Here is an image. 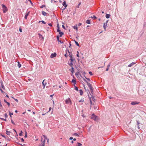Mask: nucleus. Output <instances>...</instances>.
Wrapping results in <instances>:
<instances>
[{"instance_id": "38", "label": "nucleus", "mask_w": 146, "mask_h": 146, "mask_svg": "<svg viewBox=\"0 0 146 146\" xmlns=\"http://www.w3.org/2000/svg\"><path fill=\"white\" fill-rule=\"evenodd\" d=\"M43 136L44 137V139H45V140H46V139H47V137L45 135H43Z\"/></svg>"}, {"instance_id": "44", "label": "nucleus", "mask_w": 146, "mask_h": 146, "mask_svg": "<svg viewBox=\"0 0 146 146\" xmlns=\"http://www.w3.org/2000/svg\"><path fill=\"white\" fill-rule=\"evenodd\" d=\"M89 74L90 75H93V74L92 73V72H89Z\"/></svg>"}, {"instance_id": "1", "label": "nucleus", "mask_w": 146, "mask_h": 146, "mask_svg": "<svg viewBox=\"0 0 146 146\" xmlns=\"http://www.w3.org/2000/svg\"><path fill=\"white\" fill-rule=\"evenodd\" d=\"M3 12L4 13H5L8 10L7 9L6 6L3 4H2L1 5Z\"/></svg>"}, {"instance_id": "11", "label": "nucleus", "mask_w": 146, "mask_h": 146, "mask_svg": "<svg viewBox=\"0 0 146 146\" xmlns=\"http://www.w3.org/2000/svg\"><path fill=\"white\" fill-rule=\"evenodd\" d=\"M59 38L58 36H57V39L58 42H60L61 43H63V42H62L59 39Z\"/></svg>"}, {"instance_id": "19", "label": "nucleus", "mask_w": 146, "mask_h": 146, "mask_svg": "<svg viewBox=\"0 0 146 146\" xmlns=\"http://www.w3.org/2000/svg\"><path fill=\"white\" fill-rule=\"evenodd\" d=\"M110 14H106V17L108 19L110 18Z\"/></svg>"}, {"instance_id": "28", "label": "nucleus", "mask_w": 146, "mask_h": 146, "mask_svg": "<svg viewBox=\"0 0 146 146\" xmlns=\"http://www.w3.org/2000/svg\"><path fill=\"white\" fill-rule=\"evenodd\" d=\"M86 23L88 24H90V20H87L86 22Z\"/></svg>"}, {"instance_id": "49", "label": "nucleus", "mask_w": 146, "mask_h": 146, "mask_svg": "<svg viewBox=\"0 0 146 146\" xmlns=\"http://www.w3.org/2000/svg\"><path fill=\"white\" fill-rule=\"evenodd\" d=\"M28 0V1H29V2H30V3H31V4H33V3H32V1H31V0Z\"/></svg>"}, {"instance_id": "63", "label": "nucleus", "mask_w": 146, "mask_h": 146, "mask_svg": "<svg viewBox=\"0 0 146 146\" xmlns=\"http://www.w3.org/2000/svg\"><path fill=\"white\" fill-rule=\"evenodd\" d=\"M4 102L6 103H7V102L5 100H4Z\"/></svg>"}, {"instance_id": "54", "label": "nucleus", "mask_w": 146, "mask_h": 146, "mask_svg": "<svg viewBox=\"0 0 146 146\" xmlns=\"http://www.w3.org/2000/svg\"><path fill=\"white\" fill-rule=\"evenodd\" d=\"M62 28L64 29H65V27L64 26V25H62Z\"/></svg>"}, {"instance_id": "58", "label": "nucleus", "mask_w": 146, "mask_h": 146, "mask_svg": "<svg viewBox=\"0 0 146 146\" xmlns=\"http://www.w3.org/2000/svg\"><path fill=\"white\" fill-rule=\"evenodd\" d=\"M47 139V142L48 143L49 141V139Z\"/></svg>"}, {"instance_id": "24", "label": "nucleus", "mask_w": 146, "mask_h": 146, "mask_svg": "<svg viewBox=\"0 0 146 146\" xmlns=\"http://www.w3.org/2000/svg\"><path fill=\"white\" fill-rule=\"evenodd\" d=\"M72 82L74 83V84H76V81L74 79H72Z\"/></svg>"}, {"instance_id": "3", "label": "nucleus", "mask_w": 146, "mask_h": 146, "mask_svg": "<svg viewBox=\"0 0 146 146\" xmlns=\"http://www.w3.org/2000/svg\"><path fill=\"white\" fill-rule=\"evenodd\" d=\"M66 103V104H69L70 105L72 104V103L70 98H68L66 99L65 101Z\"/></svg>"}, {"instance_id": "17", "label": "nucleus", "mask_w": 146, "mask_h": 146, "mask_svg": "<svg viewBox=\"0 0 146 146\" xmlns=\"http://www.w3.org/2000/svg\"><path fill=\"white\" fill-rule=\"evenodd\" d=\"M79 91L80 95H82L83 93V91L82 90H80Z\"/></svg>"}, {"instance_id": "2", "label": "nucleus", "mask_w": 146, "mask_h": 146, "mask_svg": "<svg viewBox=\"0 0 146 146\" xmlns=\"http://www.w3.org/2000/svg\"><path fill=\"white\" fill-rule=\"evenodd\" d=\"M83 79L87 83V85L90 88V89L91 90V91H92V85L90 83L88 82L84 78Z\"/></svg>"}, {"instance_id": "31", "label": "nucleus", "mask_w": 146, "mask_h": 146, "mask_svg": "<svg viewBox=\"0 0 146 146\" xmlns=\"http://www.w3.org/2000/svg\"><path fill=\"white\" fill-rule=\"evenodd\" d=\"M77 145V146H81L82 145V144L80 143H78Z\"/></svg>"}, {"instance_id": "8", "label": "nucleus", "mask_w": 146, "mask_h": 146, "mask_svg": "<svg viewBox=\"0 0 146 146\" xmlns=\"http://www.w3.org/2000/svg\"><path fill=\"white\" fill-rule=\"evenodd\" d=\"M138 104L139 103L137 102H132L131 103V104L132 105H135Z\"/></svg>"}, {"instance_id": "32", "label": "nucleus", "mask_w": 146, "mask_h": 146, "mask_svg": "<svg viewBox=\"0 0 146 146\" xmlns=\"http://www.w3.org/2000/svg\"><path fill=\"white\" fill-rule=\"evenodd\" d=\"M42 22V23L44 24H46V23L43 21H39V22Z\"/></svg>"}, {"instance_id": "48", "label": "nucleus", "mask_w": 146, "mask_h": 146, "mask_svg": "<svg viewBox=\"0 0 146 146\" xmlns=\"http://www.w3.org/2000/svg\"><path fill=\"white\" fill-rule=\"evenodd\" d=\"M85 78L86 79H87L88 80V81H90V79L89 78H86V77H85Z\"/></svg>"}, {"instance_id": "5", "label": "nucleus", "mask_w": 146, "mask_h": 146, "mask_svg": "<svg viewBox=\"0 0 146 146\" xmlns=\"http://www.w3.org/2000/svg\"><path fill=\"white\" fill-rule=\"evenodd\" d=\"M70 60H71V62H73L75 60V59L72 56V54L71 53V55H70Z\"/></svg>"}, {"instance_id": "10", "label": "nucleus", "mask_w": 146, "mask_h": 146, "mask_svg": "<svg viewBox=\"0 0 146 146\" xmlns=\"http://www.w3.org/2000/svg\"><path fill=\"white\" fill-rule=\"evenodd\" d=\"M44 81H45V80H44L42 82V85L44 86L43 88H44V87L46 86V82L45 83H44Z\"/></svg>"}, {"instance_id": "40", "label": "nucleus", "mask_w": 146, "mask_h": 146, "mask_svg": "<svg viewBox=\"0 0 146 146\" xmlns=\"http://www.w3.org/2000/svg\"><path fill=\"white\" fill-rule=\"evenodd\" d=\"M77 55H76V56H77L78 57H79V52L78 51H77Z\"/></svg>"}, {"instance_id": "43", "label": "nucleus", "mask_w": 146, "mask_h": 146, "mask_svg": "<svg viewBox=\"0 0 146 146\" xmlns=\"http://www.w3.org/2000/svg\"><path fill=\"white\" fill-rule=\"evenodd\" d=\"M11 123L14 125H15V123L13 121L12 119H11Z\"/></svg>"}, {"instance_id": "62", "label": "nucleus", "mask_w": 146, "mask_h": 146, "mask_svg": "<svg viewBox=\"0 0 146 146\" xmlns=\"http://www.w3.org/2000/svg\"><path fill=\"white\" fill-rule=\"evenodd\" d=\"M0 90L2 92H3V90H2V89H1V88H0Z\"/></svg>"}, {"instance_id": "22", "label": "nucleus", "mask_w": 146, "mask_h": 146, "mask_svg": "<svg viewBox=\"0 0 146 146\" xmlns=\"http://www.w3.org/2000/svg\"><path fill=\"white\" fill-rule=\"evenodd\" d=\"M42 14L43 15L45 16L46 15L47 13L43 11L42 12Z\"/></svg>"}, {"instance_id": "37", "label": "nucleus", "mask_w": 146, "mask_h": 146, "mask_svg": "<svg viewBox=\"0 0 146 146\" xmlns=\"http://www.w3.org/2000/svg\"><path fill=\"white\" fill-rule=\"evenodd\" d=\"M27 137V132L26 131H25V137L26 138Z\"/></svg>"}, {"instance_id": "18", "label": "nucleus", "mask_w": 146, "mask_h": 146, "mask_svg": "<svg viewBox=\"0 0 146 146\" xmlns=\"http://www.w3.org/2000/svg\"><path fill=\"white\" fill-rule=\"evenodd\" d=\"M38 35L39 36V37L40 38H42V39H44V37H43L40 34H38Z\"/></svg>"}, {"instance_id": "29", "label": "nucleus", "mask_w": 146, "mask_h": 146, "mask_svg": "<svg viewBox=\"0 0 146 146\" xmlns=\"http://www.w3.org/2000/svg\"><path fill=\"white\" fill-rule=\"evenodd\" d=\"M75 42L76 43V45L78 46H79V44H78V42L76 41L75 40Z\"/></svg>"}, {"instance_id": "36", "label": "nucleus", "mask_w": 146, "mask_h": 146, "mask_svg": "<svg viewBox=\"0 0 146 146\" xmlns=\"http://www.w3.org/2000/svg\"><path fill=\"white\" fill-rule=\"evenodd\" d=\"M137 125H138V128L139 129L140 128L139 126V125L140 124V123L138 121H137Z\"/></svg>"}, {"instance_id": "33", "label": "nucleus", "mask_w": 146, "mask_h": 146, "mask_svg": "<svg viewBox=\"0 0 146 146\" xmlns=\"http://www.w3.org/2000/svg\"><path fill=\"white\" fill-rule=\"evenodd\" d=\"M71 69H72V70L71 72L72 73H73L74 72V68L73 67H71Z\"/></svg>"}, {"instance_id": "35", "label": "nucleus", "mask_w": 146, "mask_h": 146, "mask_svg": "<svg viewBox=\"0 0 146 146\" xmlns=\"http://www.w3.org/2000/svg\"><path fill=\"white\" fill-rule=\"evenodd\" d=\"M22 133H23V132H22V131H21L19 134V135L20 136H21L22 135Z\"/></svg>"}, {"instance_id": "57", "label": "nucleus", "mask_w": 146, "mask_h": 146, "mask_svg": "<svg viewBox=\"0 0 146 146\" xmlns=\"http://www.w3.org/2000/svg\"><path fill=\"white\" fill-rule=\"evenodd\" d=\"M1 135L3 137H4L5 138H6L5 136H4V135Z\"/></svg>"}, {"instance_id": "14", "label": "nucleus", "mask_w": 146, "mask_h": 146, "mask_svg": "<svg viewBox=\"0 0 146 146\" xmlns=\"http://www.w3.org/2000/svg\"><path fill=\"white\" fill-rule=\"evenodd\" d=\"M73 27L74 29H76L77 31H78V27L77 25H76L75 26H73Z\"/></svg>"}, {"instance_id": "39", "label": "nucleus", "mask_w": 146, "mask_h": 146, "mask_svg": "<svg viewBox=\"0 0 146 146\" xmlns=\"http://www.w3.org/2000/svg\"><path fill=\"white\" fill-rule=\"evenodd\" d=\"M91 17L92 18H94V19H97V17L94 15L93 16V17Z\"/></svg>"}, {"instance_id": "56", "label": "nucleus", "mask_w": 146, "mask_h": 146, "mask_svg": "<svg viewBox=\"0 0 146 146\" xmlns=\"http://www.w3.org/2000/svg\"><path fill=\"white\" fill-rule=\"evenodd\" d=\"M67 53H66L65 54V55H64L66 57H67Z\"/></svg>"}, {"instance_id": "41", "label": "nucleus", "mask_w": 146, "mask_h": 146, "mask_svg": "<svg viewBox=\"0 0 146 146\" xmlns=\"http://www.w3.org/2000/svg\"><path fill=\"white\" fill-rule=\"evenodd\" d=\"M80 102H84V100L83 99H81V100L79 101Z\"/></svg>"}, {"instance_id": "12", "label": "nucleus", "mask_w": 146, "mask_h": 146, "mask_svg": "<svg viewBox=\"0 0 146 146\" xmlns=\"http://www.w3.org/2000/svg\"><path fill=\"white\" fill-rule=\"evenodd\" d=\"M63 5L64 6L65 8H66L67 6V5L66 4V2L65 1H64L63 3H62Z\"/></svg>"}, {"instance_id": "61", "label": "nucleus", "mask_w": 146, "mask_h": 146, "mask_svg": "<svg viewBox=\"0 0 146 146\" xmlns=\"http://www.w3.org/2000/svg\"><path fill=\"white\" fill-rule=\"evenodd\" d=\"M90 104L91 105L92 104V102L91 100L90 99Z\"/></svg>"}, {"instance_id": "26", "label": "nucleus", "mask_w": 146, "mask_h": 146, "mask_svg": "<svg viewBox=\"0 0 146 146\" xmlns=\"http://www.w3.org/2000/svg\"><path fill=\"white\" fill-rule=\"evenodd\" d=\"M57 31L58 32H59L60 31H61L60 30V29L59 27H58V28H57Z\"/></svg>"}, {"instance_id": "59", "label": "nucleus", "mask_w": 146, "mask_h": 146, "mask_svg": "<svg viewBox=\"0 0 146 146\" xmlns=\"http://www.w3.org/2000/svg\"><path fill=\"white\" fill-rule=\"evenodd\" d=\"M44 7H45V5H42L41 7V8H43Z\"/></svg>"}, {"instance_id": "51", "label": "nucleus", "mask_w": 146, "mask_h": 146, "mask_svg": "<svg viewBox=\"0 0 146 146\" xmlns=\"http://www.w3.org/2000/svg\"><path fill=\"white\" fill-rule=\"evenodd\" d=\"M81 25H82V23H79L78 24V25L79 26H81Z\"/></svg>"}, {"instance_id": "6", "label": "nucleus", "mask_w": 146, "mask_h": 146, "mask_svg": "<svg viewBox=\"0 0 146 146\" xmlns=\"http://www.w3.org/2000/svg\"><path fill=\"white\" fill-rule=\"evenodd\" d=\"M96 118H97L96 116L94 114H92L91 117V119H93L94 120H96Z\"/></svg>"}, {"instance_id": "60", "label": "nucleus", "mask_w": 146, "mask_h": 146, "mask_svg": "<svg viewBox=\"0 0 146 146\" xmlns=\"http://www.w3.org/2000/svg\"><path fill=\"white\" fill-rule=\"evenodd\" d=\"M68 52L69 53V56H70V55H71V53H72L71 52H70H70L69 51H68Z\"/></svg>"}, {"instance_id": "53", "label": "nucleus", "mask_w": 146, "mask_h": 146, "mask_svg": "<svg viewBox=\"0 0 146 146\" xmlns=\"http://www.w3.org/2000/svg\"><path fill=\"white\" fill-rule=\"evenodd\" d=\"M21 141H22V142H23L24 141V139H23V138H21Z\"/></svg>"}, {"instance_id": "47", "label": "nucleus", "mask_w": 146, "mask_h": 146, "mask_svg": "<svg viewBox=\"0 0 146 146\" xmlns=\"http://www.w3.org/2000/svg\"><path fill=\"white\" fill-rule=\"evenodd\" d=\"M19 30L20 32H22V29H21L20 28L19 29Z\"/></svg>"}, {"instance_id": "20", "label": "nucleus", "mask_w": 146, "mask_h": 146, "mask_svg": "<svg viewBox=\"0 0 146 146\" xmlns=\"http://www.w3.org/2000/svg\"><path fill=\"white\" fill-rule=\"evenodd\" d=\"M60 34V37H61L63 35L64 33L63 32L60 31L59 32Z\"/></svg>"}, {"instance_id": "50", "label": "nucleus", "mask_w": 146, "mask_h": 146, "mask_svg": "<svg viewBox=\"0 0 146 146\" xmlns=\"http://www.w3.org/2000/svg\"><path fill=\"white\" fill-rule=\"evenodd\" d=\"M48 25L50 26H51V27L52 26V25L51 23L48 24Z\"/></svg>"}, {"instance_id": "25", "label": "nucleus", "mask_w": 146, "mask_h": 146, "mask_svg": "<svg viewBox=\"0 0 146 146\" xmlns=\"http://www.w3.org/2000/svg\"><path fill=\"white\" fill-rule=\"evenodd\" d=\"M11 133V132L8 131H6V134L7 135H10V134Z\"/></svg>"}, {"instance_id": "45", "label": "nucleus", "mask_w": 146, "mask_h": 146, "mask_svg": "<svg viewBox=\"0 0 146 146\" xmlns=\"http://www.w3.org/2000/svg\"><path fill=\"white\" fill-rule=\"evenodd\" d=\"M5 117H7L8 116L7 115L6 113L5 114Z\"/></svg>"}, {"instance_id": "30", "label": "nucleus", "mask_w": 146, "mask_h": 146, "mask_svg": "<svg viewBox=\"0 0 146 146\" xmlns=\"http://www.w3.org/2000/svg\"><path fill=\"white\" fill-rule=\"evenodd\" d=\"M12 98H13L16 102H18V101L17 99H16L14 98L13 97H11Z\"/></svg>"}, {"instance_id": "21", "label": "nucleus", "mask_w": 146, "mask_h": 146, "mask_svg": "<svg viewBox=\"0 0 146 146\" xmlns=\"http://www.w3.org/2000/svg\"><path fill=\"white\" fill-rule=\"evenodd\" d=\"M17 63H18V65H17L19 67V68H20L21 66V64H20V62L19 61L17 62Z\"/></svg>"}, {"instance_id": "64", "label": "nucleus", "mask_w": 146, "mask_h": 146, "mask_svg": "<svg viewBox=\"0 0 146 146\" xmlns=\"http://www.w3.org/2000/svg\"><path fill=\"white\" fill-rule=\"evenodd\" d=\"M108 69H109V68H108L106 69V71H108Z\"/></svg>"}, {"instance_id": "42", "label": "nucleus", "mask_w": 146, "mask_h": 146, "mask_svg": "<svg viewBox=\"0 0 146 146\" xmlns=\"http://www.w3.org/2000/svg\"><path fill=\"white\" fill-rule=\"evenodd\" d=\"M74 135H75V136H79V135H78V134L77 133H75L74 134Z\"/></svg>"}, {"instance_id": "16", "label": "nucleus", "mask_w": 146, "mask_h": 146, "mask_svg": "<svg viewBox=\"0 0 146 146\" xmlns=\"http://www.w3.org/2000/svg\"><path fill=\"white\" fill-rule=\"evenodd\" d=\"M41 141L42 142V143H43V144L41 146H44V144H45V139H44V141H42V139Z\"/></svg>"}, {"instance_id": "46", "label": "nucleus", "mask_w": 146, "mask_h": 146, "mask_svg": "<svg viewBox=\"0 0 146 146\" xmlns=\"http://www.w3.org/2000/svg\"><path fill=\"white\" fill-rule=\"evenodd\" d=\"M7 104L8 105V107H9V106H10V104H9V103L7 102Z\"/></svg>"}, {"instance_id": "23", "label": "nucleus", "mask_w": 146, "mask_h": 146, "mask_svg": "<svg viewBox=\"0 0 146 146\" xmlns=\"http://www.w3.org/2000/svg\"><path fill=\"white\" fill-rule=\"evenodd\" d=\"M69 65L71 67H73V64L72 62H71L69 64Z\"/></svg>"}, {"instance_id": "27", "label": "nucleus", "mask_w": 146, "mask_h": 146, "mask_svg": "<svg viewBox=\"0 0 146 146\" xmlns=\"http://www.w3.org/2000/svg\"><path fill=\"white\" fill-rule=\"evenodd\" d=\"M74 89L75 90H76L77 91H78V88L76 86H74Z\"/></svg>"}, {"instance_id": "55", "label": "nucleus", "mask_w": 146, "mask_h": 146, "mask_svg": "<svg viewBox=\"0 0 146 146\" xmlns=\"http://www.w3.org/2000/svg\"><path fill=\"white\" fill-rule=\"evenodd\" d=\"M51 109H52L51 107H50L49 108V111H50L51 110Z\"/></svg>"}, {"instance_id": "7", "label": "nucleus", "mask_w": 146, "mask_h": 146, "mask_svg": "<svg viewBox=\"0 0 146 146\" xmlns=\"http://www.w3.org/2000/svg\"><path fill=\"white\" fill-rule=\"evenodd\" d=\"M56 53H54L50 55V58H52L56 56Z\"/></svg>"}, {"instance_id": "34", "label": "nucleus", "mask_w": 146, "mask_h": 146, "mask_svg": "<svg viewBox=\"0 0 146 146\" xmlns=\"http://www.w3.org/2000/svg\"><path fill=\"white\" fill-rule=\"evenodd\" d=\"M9 115L10 116V117H12V115H13V113H10V112H9Z\"/></svg>"}, {"instance_id": "4", "label": "nucleus", "mask_w": 146, "mask_h": 146, "mask_svg": "<svg viewBox=\"0 0 146 146\" xmlns=\"http://www.w3.org/2000/svg\"><path fill=\"white\" fill-rule=\"evenodd\" d=\"M108 22V21H107L106 23H104V26L103 27L104 28V29H105V30H106V26L107 25V23Z\"/></svg>"}, {"instance_id": "9", "label": "nucleus", "mask_w": 146, "mask_h": 146, "mask_svg": "<svg viewBox=\"0 0 146 146\" xmlns=\"http://www.w3.org/2000/svg\"><path fill=\"white\" fill-rule=\"evenodd\" d=\"M29 12H28L27 13H26V14H25V19H27V17L28 16V15H29Z\"/></svg>"}, {"instance_id": "13", "label": "nucleus", "mask_w": 146, "mask_h": 146, "mask_svg": "<svg viewBox=\"0 0 146 146\" xmlns=\"http://www.w3.org/2000/svg\"><path fill=\"white\" fill-rule=\"evenodd\" d=\"M0 84H1V87L4 90L5 89V87L4 86L2 82H1Z\"/></svg>"}, {"instance_id": "15", "label": "nucleus", "mask_w": 146, "mask_h": 146, "mask_svg": "<svg viewBox=\"0 0 146 146\" xmlns=\"http://www.w3.org/2000/svg\"><path fill=\"white\" fill-rule=\"evenodd\" d=\"M135 64L134 62H132V63H131L130 64L128 65V67H131L133 65Z\"/></svg>"}, {"instance_id": "52", "label": "nucleus", "mask_w": 146, "mask_h": 146, "mask_svg": "<svg viewBox=\"0 0 146 146\" xmlns=\"http://www.w3.org/2000/svg\"><path fill=\"white\" fill-rule=\"evenodd\" d=\"M69 139L70 140H72V139H73V138L72 137H70L69 138Z\"/></svg>"}]
</instances>
